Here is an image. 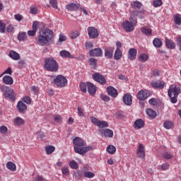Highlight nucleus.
<instances>
[{
    "mask_svg": "<svg viewBox=\"0 0 181 181\" xmlns=\"http://www.w3.org/2000/svg\"><path fill=\"white\" fill-rule=\"evenodd\" d=\"M144 15H145V11L133 10L130 12L129 21L126 20L122 25L126 32H134L135 30V26L138 23L136 16H139V19H144Z\"/></svg>",
    "mask_w": 181,
    "mask_h": 181,
    "instance_id": "obj_1",
    "label": "nucleus"
},
{
    "mask_svg": "<svg viewBox=\"0 0 181 181\" xmlns=\"http://www.w3.org/2000/svg\"><path fill=\"white\" fill-rule=\"evenodd\" d=\"M53 39H54V36L52 30L40 29L39 35L37 39V42L40 46H48L49 43H53Z\"/></svg>",
    "mask_w": 181,
    "mask_h": 181,
    "instance_id": "obj_2",
    "label": "nucleus"
},
{
    "mask_svg": "<svg viewBox=\"0 0 181 181\" xmlns=\"http://www.w3.org/2000/svg\"><path fill=\"white\" fill-rule=\"evenodd\" d=\"M73 144L74 145V152L79 155H84V153H87L89 151H93V147L90 146H86L87 144L86 141L80 137L74 139Z\"/></svg>",
    "mask_w": 181,
    "mask_h": 181,
    "instance_id": "obj_3",
    "label": "nucleus"
},
{
    "mask_svg": "<svg viewBox=\"0 0 181 181\" xmlns=\"http://www.w3.org/2000/svg\"><path fill=\"white\" fill-rule=\"evenodd\" d=\"M44 69H45L47 71L57 73V71H59V64L53 57L45 58Z\"/></svg>",
    "mask_w": 181,
    "mask_h": 181,
    "instance_id": "obj_4",
    "label": "nucleus"
},
{
    "mask_svg": "<svg viewBox=\"0 0 181 181\" xmlns=\"http://www.w3.org/2000/svg\"><path fill=\"white\" fill-rule=\"evenodd\" d=\"M0 90L1 93H3V95H4L5 98H9L11 101H16V93L13 89L4 86H0Z\"/></svg>",
    "mask_w": 181,
    "mask_h": 181,
    "instance_id": "obj_5",
    "label": "nucleus"
},
{
    "mask_svg": "<svg viewBox=\"0 0 181 181\" xmlns=\"http://www.w3.org/2000/svg\"><path fill=\"white\" fill-rule=\"evenodd\" d=\"M168 93L171 103L176 104L177 103V97L180 94V88L175 85H172L170 86Z\"/></svg>",
    "mask_w": 181,
    "mask_h": 181,
    "instance_id": "obj_6",
    "label": "nucleus"
},
{
    "mask_svg": "<svg viewBox=\"0 0 181 181\" xmlns=\"http://www.w3.org/2000/svg\"><path fill=\"white\" fill-rule=\"evenodd\" d=\"M54 83L57 87L62 88L67 86V78L63 76V75H58L56 78L54 79Z\"/></svg>",
    "mask_w": 181,
    "mask_h": 181,
    "instance_id": "obj_7",
    "label": "nucleus"
},
{
    "mask_svg": "<svg viewBox=\"0 0 181 181\" xmlns=\"http://www.w3.org/2000/svg\"><path fill=\"white\" fill-rule=\"evenodd\" d=\"M90 119L92 124H94V125H95V127H98V128L103 129L108 127V122L105 121H100L94 117H90Z\"/></svg>",
    "mask_w": 181,
    "mask_h": 181,
    "instance_id": "obj_8",
    "label": "nucleus"
},
{
    "mask_svg": "<svg viewBox=\"0 0 181 181\" xmlns=\"http://www.w3.org/2000/svg\"><path fill=\"white\" fill-rule=\"evenodd\" d=\"M92 77L95 81H97V83H99L102 86H104V84H106L107 83V81L105 80L104 76L98 72L94 73L92 75Z\"/></svg>",
    "mask_w": 181,
    "mask_h": 181,
    "instance_id": "obj_9",
    "label": "nucleus"
},
{
    "mask_svg": "<svg viewBox=\"0 0 181 181\" xmlns=\"http://www.w3.org/2000/svg\"><path fill=\"white\" fill-rule=\"evenodd\" d=\"M88 35L90 39H97L98 36H100V33H98V30L94 27H88Z\"/></svg>",
    "mask_w": 181,
    "mask_h": 181,
    "instance_id": "obj_10",
    "label": "nucleus"
},
{
    "mask_svg": "<svg viewBox=\"0 0 181 181\" xmlns=\"http://www.w3.org/2000/svg\"><path fill=\"white\" fill-rule=\"evenodd\" d=\"M90 57H101L103 56V49L101 48H95L89 52Z\"/></svg>",
    "mask_w": 181,
    "mask_h": 181,
    "instance_id": "obj_11",
    "label": "nucleus"
},
{
    "mask_svg": "<svg viewBox=\"0 0 181 181\" xmlns=\"http://www.w3.org/2000/svg\"><path fill=\"white\" fill-rule=\"evenodd\" d=\"M107 91L108 95H110V97H112V98H117V97H118V90H117L115 88L112 86H108L107 88Z\"/></svg>",
    "mask_w": 181,
    "mask_h": 181,
    "instance_id": "obj_12",
    "label": "nucleus"
},
{
    "mask_svg": "<svg viewBox=\"0 0 181 181\" xmlns=\"http://www.w3.org/2000/svg\"><path fill=\"white\" fill-rule=\"evenodd\" d=\"M86 86L88 87V91L90 95H95V93H97L95 86L91 82H87Z\"/></svg>",
    "mask_w": 181,
    "mask_h": 181,
    "instance_id": "obj_13",
    "label": "nucleus"
},
{
    "mask_svg": "<svg viewBox=\"0 0 181 181\" xmlns=\"http://www.w3.org/2000/svg\"><path fill=\"white\" fill-rule=\"evenodd\" d=\"M137 156L141 159H144V158H145V147L142 144H140L139 145V147L137 149Z\"/></svg>",
    "mask_w": 181,
    "mask_h": 181,
    "instance_id": "obj_14",
    "label": "nucleus"
},
{
    "mask_svg": "<svg viewBox=\"0 0 181 181\" xmlns=\"http://www.w3.org/2000/svg\"><path fill=\"white\" fill-rule=\"evenodd\" d=\"M151 86L153 88H159L160 90H162L165 87V83L163 81H152L151 82Z\"/></svg>",
    "mask_w": 181,
    "mask_h": 181,
    "instance_id": "obj_15",
    "label": "nucleus"
},
{
    "mask_svg": "<svg viewBox=\"0 0 181 181\" xmlns=\"http://www.w3.org/2000/svg\"><path fill=\"white\" fill-rule=\"evenodd\" d=\"M80 8V4L70 3L66 6V9L73 12V11H78Z\"/></svg>",
    "mask_w": 181,
    "mask_h": 181,
    "instance_id": "obj_16",
    "label": "nucleus"
},
{
    "mask_svg": "<svg viewBox=\"0 0 181 181\" xmlns=\"http://www.w3.org/2000/svg\"><path fill=\"white\" fill-rule=\"evenodd\" d=\"M123 103L125 105H132V95L131 94L127 93L123 96Z\"/></svg>",
    "mask_w": 181,
    "mask_h": 181,
    "instance_id": "obj_17",
    "label": "nucleus"
},
{
    "mask_svg": "<svg viewBox=\"0 0 181 181\" xmlns=\"http://www.w3.org/2000/svg\"><path fill=\"white\" fill-rule=\"evenodd\" d=\"M137 98L138 100H140V101H144V100L148 98V91L144 90L139 91L137 94Z\"/></svg>",
    "mask_w": 181,
    "mask_h": 181,
    "instance_id": "obj_18",
    "label": "nucleus"
},
{
    "mask_svg": "<svg viewBox=\"0 0 181 181\" xmlns=\"http://www.w3.org/2000/svg\"><path fill=\"white\" fill-rule=\"evenodd\" d=\"M138 52L135 48H131L128 51V59L129 60H135L136 59V54Z\"/></svg>",
    "mask_w": 181,
    "mask_h": 181,
    "instance_id": "obj_19",
    "label": "nucleus"
},
{
    "mask_svg": "<svg viewBox=\"0 0 181 181\" xmlns=\"http://www.w3.org/2000/svg\"><path fill=\"white\" fill-rule=\"evenodd\" d=\"M145 125V122L142 119H136L134 123V129H141Z\"/></svg>",
    "mask_w": 181,
    "mask_h": 181,
    "instance_id": "obj_20",
    "label": "nucleus"
},
{
    "mask_svg": "<svg viewBox=\"0 0 181 181\" xmlns=\"http://www.w3.org/2000/svg\"><path fill=\"white\" fill-rule=\"evenodd\" d=\"M101 134L104 135L105 138H112V136H114V132L110 129H102Z\"/></svg>",
    "mask_w": 181,
    "mask_h": 181,
    "instance_id": "obj_21",
    "label": "nucleus"
},
{
    "mask_svg": "<svg viewBox=\"0 0 181 181\" xmlns=\"http://www.w3.org/2000/svg\"><path fill=\"white\" fill-rule=\"evenodd\" d=\"M17 110L21 112H25L28 110V106L22 101H19L17 104Z\"/></svg>",
    "mask_w": 181,
    "mask_h": 181,
    "instance_id": "obj_22",
    "label": "nucleus"
},
{
    "mask_svg": "<svg viewBox=\"0 0 181 181\" xmlns=\"http://www.w3.org/2000/svg\"><path fill=\"white\" fill-rule=\"evenodd\" d=\"M3 83L4 84H6L7 86H12V84H13V78H12V77L6 75L3 77Z\"/></svg>",
    "mask_w": 181,
    "mask_h": 181,
    "instance_id": "obj_23",
    "label": "nucleus"
},
{
    "mask_svg": "<svg viewBox=\"0 0 181 181\" xmlns=\"http://www.w3.org/2000/svg\"><path fill=\"white\" fill-rule=\"evenodd\" d=\"M165 46L168 47V49H173L175 47H176V44L172 40H169L168 38H165Z\"/></svg>",
    "mask_w": 181,
    "mask_h": 181,
    "instance_id": "obj_24",
    "label": "nucleus"
},
{
    "mask_svg": "<svg viewBox=\"0 0 181 181\" xmlns=\"http://www.w3.org/2000/svg\"><path fill=\"white\" fill-rule=\"evenodd\" d=\"M114 54V48L110 47L105 50V56L107 59H112Z\"/></svg>",
    "mask_w": 181,
    "mask_h": 181,
    "instance_id": "obj_25",
    "label": "nucleus"
},
{
    "mask_svg": "<svg viewBox=\"0 0 181 181\" xmlns=\"http://www.w3.org/2000/svg\"><path fill=\"white\" fill-rule=\"evenodd\" d=\"M8 56L13 59V60H19V59H21V55L15 51H10Z\"/></svg>",
    "mask_w": 181,
    "mask_h": 181,
    "instance_id": "obj_26",
    "label": "nucleus"
},
{
    "mask_svg": "<svg viewBox=\"0 0 181 181\" xmlns=\"http://www.w3.org/2000/svg\"><path fill=\"white\" fill-rule=\"evenodd\" d=\"M59 55L61 56V57H63V59H71V54H70V52L69 51H66V50H62L59 52Z\"/></svg>",
    "mask_w": 181,
    "mask_h": 181,
    "instance_id": "obj_27",
    "label": "nucleus"
},
{
    "mask_svg": "<svg viewBox=\"0 0 181 181\" xmlns=\"http://www.w3.org/2000/svg\"><path fill=\"white\" fill-rule=\"evenodd\" d=\"M121 57H122V52H121L119 48H117L115 52L114 59L115 60H119Z\"/></svg>",
    "mask_w": 181,
    "mask_h": 181,
    "instance_id": "obj_28",
    "label": "nucleus"
},
{
    "mask_svg": "<svg viewBox=\"0 0 181 181\" xmlns=\"http://www.w3.org/2000/svg\"><path fill=\"white\" fill-rule=\"evenodd\" d=\"M141 33L146 36H151L152 35V30L151 28H148L146 27H144L141 28Z\"/></svg>",
    "mask_w": 181,
    "mask_h": 181,
    "instance_id": "obj_29",
    "label": "nucleus"
},
{
    "mask_svg": "<svg viewBox=\"0 0 181 181\" xmlns=\"http://www.w3.org/2000/svg\"><path fill=\"white\" fill-rule=\"evenodd\" d=\"M146 114L150 118H156V112L151 108L146 110Z\"/></svg>",
    "mask_w": 181,
    "mask_h": 181,
    "instance_id": "obj_30",
    "label": "nucleus"
},
{
    "mask_svg": "<svg viewBox=\"0 0 181 181\" xmlns=\"http://www.w3.org/2000/svg\"><path fill=\"white\" fill-rule=\"evenodd\" d=\"M6 166L9 170H12L13 172H15V170H16V165L11 161H8L6 163Z\"/></svg>",
    "mask_w": 181,
    "mask_h": 181,
    "instance_id": "obj_31",
    "label": "nucleus"
},
{
    "mask_svg": "<svg viewBox=\"0 0 181 181\" xmlns=\"http://www.w3.org/2000/svg\"><path fill=\"white\" fill-rule=\"evenodd\" d=\"M106 151L110 155H112L117 152V148L112 145H110L107 147Z\"/></svg>",
    "mask_w": 181,
    "mask_h": 181,
    "instance_id": "obj_32",
    "label": "nucleus"
},
{
    "mask_svg": "<svg viewBox=\"0 0 181 181\" xmlns=\"http://www.w3.org/2000/svg\"><path fill=\"white\" fill-rule=\"evenodd\" d=\"M153 45L154 47H162V40H160V39L159 38H154V40H153Z\"/></svg>",
    "mask_w": 181,
    "mask_h": 181,
    "instance_id": "obj_33",
    "label": "nucleus"
},
{
    "mask_svg": "<svg viewBox=\"0 0 181 181\" xmlns=\"http://www.w3.org/2000/svg\"><path fill=\"white\" fill-rule=\"evenodd\" d=\"M28 39V36L26 35V33H21L18 35V40L20 42H25Z\"/></svg>",
    "mask_w": 181,
    "mask_h": 181,
    "instance_id": "obj_34",
    "label": "nucleus"
},
{
    "mask_svg": "<svg viewBox=\"0 0 181 181\" xmlns=\"http://www.w3.org/2000/svg\"><path fill=\"white\" fill-rule=\"evenodd\" d=\"M55 149H56V148H54V146H45V151H46L47 155H50V154L53 153V152H54Z\"/></svg>",
    "mask_w": 181,
    "mask_h": 181,
    "instance_id": "obj_35",
    "label": "nucleus"
},
{
    "mask_svg": "<svg viewBox=\"0 0 181 181\" xmlns=\"http://www.w3.org/2000/svg\"><path fill=\"white\" fill-rule=\"evenodd\" d=\"M89 64L92 67V69H97V59L94 58H90L88 59Z\"/></svg>",
    "mask_w": 181,
    "mask_h": 181,
    "instance_id": "obj_36",
    "label": "nucleus"
},
{
    "mask_svg": "<svg viewBox=\"0 0 181 181\" xmlns=\"http://www.w3.org/2000/svg\"><path fill=\"white\" fill-rule=\"evenodd\" d=\"M163 127L165 128V129H172V127H173V122L166 120L163 123Z\"/></svg>",
    "mask_w": 181,
    "mask_h": 181,
    "instance_id": "obj_37",
    "label": "nucleus"
},
{
    "mask_svg": "<svg viewBox=\"0 0 181 181\" xmlns=\"http://www.w3.org/2000/svg\"><path fill=\"white\" fill-rule=\"evenodd\" d=\"M148 54H141L139 57V62H141V63H145V62L148 61Z\"/></svg>",
    "mask_w": 181,
    "mask_h": 181,
    "instance_id": "obj_38",
    "label": "nucleus"
},
{
    "mask_svg": "<svg viewBox=\"0 0 181 181\" xmlns=\"http://www.w3.org/2000/svg\"><path fill=\"white\" fill-rule=\"evenodd\" d=\"M79 87L82 93H83L84 94L87 93V83L84 82H81L79 84Z\"/></svg>",
    "mask_w": 181,
    "mask_h": 181,
    "instance_id": "obj_39",
    "label": "nucleus"
},
{
    "mask_svg": "<svg viewBox=\"0 0 181 181\" xmlns=\"http://www.w3.org/2000/svg\"><path fill=\"white\" fill-rule=\"evenodd\" d=\"M83 176L88 179H93V177L95 176V174H94L93 172L86 171L83 173Z\"/></svg>",
    "mask_w": 181,
    "mask_h": 181,
    "instance_id": "obj_40",
    "label": "nucleus"
},
{
    "mask_svg": "<svg viewBox=\"0 0 181 181\" xmlns=\"http://www.w3.org/2000/svg\"><path fill=\"white\" fill-rule=\"evenodd\" d=\"M69 166L71 169L77 170L78 169V163L76 162V160H73L70 161Z\"/></svg>",
    "mask_w": 181,
    "mask_h": 181,
    "instance_id": "obj_41",
    "label": "nucleus"
},
{
    "mask_svg": "<svg viewBox=\"0 0 181 181\" xmlns=\"http://www.w3.org/2000/svg\"><path fill=\"white\" fill-rule=\"evenodd\" d=\"M14 124H16V125L21 126V125H23V124H25V122L23 120L22 118H21V117H16V118L14 119Z\"/></svg>",
    "mask_w": 181,
    "mask_h": 181,
    "instance_id": "obj_42",
    "label": "nucleus"
},
{
    "mask_svg": "<svg viewBox=\"0 0 181 181\" xmlns=\"http://www.w3.org/2000/svg\"><path fill=\"white\" fill-rule=\"evenodd\" d=\"M174 21L175 25H181V17L180 14H176L174 16Z\"/></svg>",
    "mask_w": 181,
    "mask_h": 181,
    "instance_id": "obj_43",
    "label": "nucleus"
},
{
    "mask_svg": "<svg viewBox=\"0 0 181 181\" xmlns=\"http://www.w3.org/2000/svg\"><path fill=\"white\" fill-rule=\"evenodd\" d=\"M6 30V24L5 23H2L0 20V33H5V30Z\"/></svg>",
    "mask_w": 181,
    "mask_h": 181,
    "instance_id": "obj_44",
    "label": "nucleus"
},
{
    "mask_svg": "<svg viewBox=\"0 0 181 181\" xmlns=\"http://www.w3.org/2000/svg\"><path fill=\"white\" fill-rule=\"evenodd\" d=\"M62 175L64 176H69L70 175V170H69V167H62Z\"/></svg>",
    "mask_w": 181,
    "mask_h": 181,
    "instance_id": "obj_45",
    "label": "nucleus"
},
{
    "mask_svg": "<svg viewBox=\"0 0 181 181\" xmlns=\"http://www.w3.org/2000/svg\"><path fill=\"white\" fill-rule=\"evenodd\" d=\"M163 158H164V159H172V158H173V156L166 151H165L164 153H163L162 154Z\"/></svg>",
    "mask_w": 181,
    "mask_h": 181,
    "instance_id": "obj_46",
    "label": "nucleus"
},
{
    "mask_svg": "<svg viewBox=\"0 0 181 181\" xmlns=\"http://www.w3.org/2000/svg\"><path fill=\"white\" fill-rule=\"evenodd\" d=\"M153 5L154 8H158V6H162V0H154L153 1Z\"/></svg>",
    "mask_w": 181,
    "mask_h": 181,
    "instance_id": "obj_47",
    "label": "nucleus"
},
{
    "mask_svg": "<svg viewBox=\"0 0 181 181\" xmlns=\"http://www.w3.org/2000/svg\"><path fill=\"white\" fill-rule=\"evenodd\" d=\"M71 39H76V37L80 36V33L78 31H74L69 35Z\"/></svg>",
    "mask_w": 181,
    "mask_h": 181,
    "instance_id": "obj_48",
    "label": "nucleus"
},
{
    "mask_svg": "<svg viewBox=\"0 0 181 181\" xmlns=\"http://www.w3.org/2000/svg\"><path fill=\"white\" fill-rule=\"evenodd\" d=\"M49 4L52 8L55 9H59V7L57 6V0H50Z\"/></svg>",
    "mask_w": 181,
    "mask_h": 181,
    "instance_id": "obj_49",
    "label": "nucleus"
},
{
    "mask_svg": "<svg viewBox=\"0 0 181 181\" xmlns=\"http://www.w3.org/2000/svg\"><path fill=\"white\" fill-rule=\"evenodd\" d=\"M85 47L87 50H90V49H93L94 47V44L91 42H86L85 44Z\"/></svg>",
    "mask_w": 181,
    "mask_h": 181,
    "instance_id": "obj_50",
    "label": "nucleus"
},
{
    "mask_svg": "<svg viewBox=\"0 0 181 181\" xmlns=\"http://www.w3.org/2000/svg\"><path fill=\"white\" fill-rule=\"evenodd\" d=\"M53 118H54V121H55V122H62V121L63 119L62 116L59 115H54Z\"/></svg>",
    "mask_w": 181,
    "mask_h": 181,
    "instance_id": "obj_51",
    "label": "nucleus"
},
{
    "mask_svg": "<svg viewBox=\"0 0 181 181\" xmlns=\"http://www.w3.org/2000/svg\"><path fill=\"white\" fill-rule=\"evenodd\" d=\"M25 66H26V61H25V59H20L18 61V67L22 69L25 67Z\"/></svg>",
    "mask_w": 181,
    "mask_h": 181,
    "instance_id": "obj_52",
    "label": "nucleus"
},
{
    "mask_svg": "<svg viewBox=\"0 0 181 181\" xmlns=\"http://www.w3.org/2000/svg\"><path fill=\"white\" fill-rule=\"evenodd\" d=\"M148 103L150 105L156 106L158 105V100H156V98H153L148 100Z\"/></svg>",
    "mask_w": 181,
    "mask_h": 181,
    "instance_id": "obj_53",
    "label": "nucleus"
},
{
    "mask_svg": "<svg viewBox=\"0 0 181 181\" xmlns=\"http://www.w3.org/2000/svg\"><path fill=\"white\" fill-rule=\"evenodd\" d=\"M33 30L37 32V29H39V23L38 21H34L32 25Z\"/></svg>",
    "mask_w": 181,
    "mask_h": 181,
    "instance_id": "obj_54",
    "label": "nucleus"
},
{
    "mask_svg": "<svg viewBox=\"0 0 181 181\" xmlns=\"http://www.w3.org/2000/svg\"><path fill=\"white\" fill-rule=\"evenodd\" d=\"M23 101L25 103V104H32V99H30L29 96L24 97Z\"/></svg>",
    "mask_w": 181,
    "mask_h": 181,
    "instance_id": "obj_55",
    "label": "nucleus"
},
{
    "mask_svg": "<svg viewBox=\"0 0 181 181\" xmlns=\"http://www.w3.org/2000/svg\"><path fill=\"white\" fill-rule=\"evenodd\" d=\"M133 5L134 8H137V9H141V8H142V4L139 1H134Z\"/></svg>",
    "mask_w": 181,
    "mask_h": 181,
    "instance_id": "obj_56",
    "label": "nucleus"
},
{
    "mask_svg": "<svg viewBox=\"0 0 181 181\" xmlns=\"http://www.w3.org/2000/svg\"><path fill=\"white\" fill-rule=\"evenodd\" d=\"M74 176L76 180L81 179V173H80V172H78V171L74 172Z\"/></svg>",
    "mask_w": 181,
    "mask_h": 181,
    "instance_id": "obj_57",
    "label": "nucleus"
},
{
    "mask_svg": "<svg viewBox=\"0 0 181 181\" xmlns=\"http://www.w3.org/2000/svg\"><path fill=\"white\" fill-rule=\"evenodd\" d=\"M0 132L1 134H6L8 132V127L6 126H1L0 127Z\"/></svg>",
    "mask_w": 181,
    "mask_h": 181,
    "instance_id": "obj_58",
    "label": "nucleus"
},
{
    "mask_svg": "<svg viewBox=\"0 0 181 181\" xmlns=\"http://www.w3.org/2000/svg\"><path fill=\"white\" fill-rule=\"evenodd\" d=\"M177 45L179 47V50L181 52V36H178L176 39Z\"/></svg>",
    "mask_w": 181,
    "mask_h": 181,
    "instance_id": "obj_59",
    "label": "nucleus"
},
{
    "mask_svg": "<svg viewBox=\"0 0 181 181\" xmlns=\"http://www.w3.org/2000/svg\"><path fill=\"white\" fill-rule=\"evenodd\" d=\"M100 97H101L102 100L106 103H108V101H110V97L107 95L102 94L100 95Z\"/></svg>",
    "mask_w": 181,
    "mask_h": 181,
    "instance_id": "obj_60",
    "label": "nucleus"
},
{
    "mask_svg": "<svg viewBox=\"0 0 181 181\" xmlns=\"http://www.w3.org/2000/svg\"><path fill=\"white\" fill-rule=\"evenodd\" d=\"M170 164L168 163H165L161 165V169L163 170H168L169 169Z\"/></svg>",
    "mask_w": 181,
    "mask_h": 181,
    "instance_id": "obj_61",
    "label": "nucleus"
},
{
    "mask_svg": "<svg viewBox=\"0 0 181 181\" xmlns=\"http://www.w3.org/2000/svg\"><path fill=\"white\" fill-rule=\"evenodd\" d=\"M14 18H15L16 21H18V22H21V21H22V19H23V16H22V15H21V14H15Z\"/></svg>",
    "mask_w": 181,
    "mask_h": 181,
    "instance_id": "obj_62",
    "label": "nucleus"
},
{
    "mask_svg": "<svg viewBox=\"0 0 181 181\" xmlns=\"http://www.w3.org/2000/svg\"><path fill=\"white\" fill-rule=\"evenodd\" d=\"M14 28L13 26L12 25H9L7 28H6V32L8 33H12V32H13Z\"/></svg>",
    "mask_w": 181,
    "mask_h": 181,
    "instance_id": "obj_63",
    "label": "nucleus"
},
{
    "mask_svg": "<svg viewBox=\"0 0 181 181\" xmlns=\"http://www.w3.org/2000/svg\"><path fill=\"white\" fill-rule=\"evenodd\" d=\"M36 30H31L28 31V36H35L36 35Z\"/></svg>",
    "mask_w": 181,
    "mask_h": 181,
    "instance_id": "obj_64",
    "label": "nucleus"
}]
</instances>
